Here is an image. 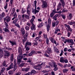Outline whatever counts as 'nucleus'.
<instances>
[{
    "instance_id": "1",
    "label": "nucleus",
    "mask_w": 75,
    "mask_h": 75,
    "mask_svg": "<svg viewBox=\"0 0 75 75\" xmlns=\"http://www.w3.org/2000/svg\"><path fill=\"white\" fill-rule=\"evenodd\" d=\"M42 8H46L48 7V4H47V2L46 1L44 0L42 1Z\"/></svg>"
},
{
    "instance_id": "2",
    "label": "nucleus",
    "mask_w": 75,
    "mask_h": 75,
    "mask_svg": "<svg viewBox=\"0 0 75 75\" xmlns=\"http://www.w3.org/2000/svg\"><path fill=\"white\" fill-rule=\"evenodd\" d=\"M68 43H71L70 44V45H73L74 44V41L72 39H68L67 40Z\"/></svg>"
},
{
    "instance_id": "3",
    "label": "nucleus",
    "mask_w": 75,
    "mask_h": 75,
    "mask_svg": "<svg viewBox=\"0 0 75 75\" xmlns=\"http://www.w3.org/2000/svg\"><path fill=\"white\" fill-rule=\"evenodd\" d=\"M10 20H11V19L9 16H6V18H4V21H6H6L8 23L9 21H10Z\"/></svg>"
},
{
    "instance_id": "4",
    "label": "nucleus",
    "mask_w": 75,
    "mask_h": 75,
    "mask_svg": "<svg viewBox=\"0 0 75 75\" xmlns=\"http://www.w3.org/2000/svg\"><path fill=\"white\" fill-rule=\"evenodd\" d=\"M24 17L28 20L30 19V16L27 14H23L22 15V18H24Z\"/></svg>"
},
{
    "instance_id": "5",
    "label": "nucleus",
    "mask_w": 75,
    "mask_h": 75,
    "mask_svg": "<svg viewBox=\"0 0 75 75\" xmlns=\"http://www.w3.org/2000/svg\"><path fill=\"white\" fill-rule=\"evenodd\" d=\"M28 35V33H25L24 35V39H23V41H25L26 40H27Z\"/></svg>"
},
{
    "instance_id": "6",
    "label": "nucleus",
    "mask_w": 75,
    "mask_h": 75,
    "mask_svg": "<svg viewBox=\"0 0 75 75\" xmlns=\"http://www.w3.org/2000/svg\"><path fill=\"white\" fill-rule=\"evenodd\" d=\"M59 23V21H57L53 23H52V26L53 27H55L56 25H57Z\"/></svg>"
},
{
    "instance_id": "7",
    "label": "nucleus",
    "mask_w": 75,
    "mask_h": 75,
    "mask_svg": "<svg viewBox=\"0 0 75 75\" xmlns=\"http://www.w3.org/2000/svg\"><path fill=\"white\" fill-rule=\"evenodd\" d=\"M3 50L1 49L0 48V58L2 57L3 56Z\"/></svg>"
},
{
    "instance_id": "8",
    "label": "nucleus",
    "mask_w": 75,
    "mask_h": 75,
    "mask_svg": "<svg viewBox=\"0 0 75 75\" xmlns=\"http://www.w3.org/2000/svg\"><path fill=\"white\" fill-rule=\"evenodd\" d=\"M35 54V52L34 50H32L31 52L28 54V56H31L32 55H34Z\"/></svg>"
},
{
    "instance_id": "9",
    "label": "nucleus",
    "mask_w": 75,
    "mask_h": 75,
    "mask_svg": "<svg viewBox=\"0 0 75 75\" xmlns=\"http://www.w3.org/2000/svg\"><path fill=\"white\" fill-rule=\"evenodd\" d=\"M9 42H10V43L11 45H12V46H13V45H16L17 44H16V42L9 40Z\"/></svg>"
},
{
    "instance_id": "10",
    "label": "nucleus",
    "mask_w": 75,
    "mask_h": 75,
    "mask_svg": "<svg viewBox=\"0 0 75 75\" xmlns=\"http://www.w3.org/2000/svg\"><path fill=\"white\" fill-rule=\"evenodd\" d=\"M38 64L37 66H36L33 67L34 69H38V67H40V66H41L43 64V63H42L41 64H40V63H38Z\"/></svg>"
},
{
    "instance_id": "11",
    "label": "nucleus",
    "mask_w": 75,
    "mask_h": 75,
    "mask_svg": "<svg viewBox=\"0 0 75 75\" xmlns=\"http://www.w3.org/2000/svg\"><path fill=\"white\" fill-rule=\"evenodd\" d=\"M52 50L51 49V48L50 47H48L47 48V50L46 51V53L47 54H50Z\"/></svg>"
},
{
    "instance_id": "12",
    "label": "nucleus",
    "mask_w": 75,
    "mask_h": 75,
    "mask_svg": "<svg viewBox=\"0 0 75 75\" xmlns=\"http://www.w3.org/2000/svg\"><path fill=\"white\" fill-rule=\"evenodd\" d=\"M13 64L11 63V64L9 66V67L8 68H7L6 69L7 71H8V70H10V69H11V68H13Z\"/></svg>"
},
{
    "instance_id": "13",
    "label": "nucleus",
    "mask_w": 75,
    "mask_h": 75,
    "mask_svg": "<svg viewBox=\"0 0 75 75\" xmlns=\"http://www.w3.org/2000/svg\"><path fill=\"white\" fill-rule=\"evenodd\" d=\"M25 57V56H18L17 57L18 60L19 59V60H21V59H22L23 58H24Z\"/></svg>"
},
{
    "instance_id": "14",
    "label": "nucleus",
    "mask_w": 75,
    "mask_h": 75,
    "mask_svg": "<svg viewBox=\"0 0 75 75\" xmlns=\"http://www.w3.org/2000/svg\"><path fill=\"white\" fill-rule=\"evenodd\" d=\"M31 30H35V25L33 23H32V26L31 27Z\"/></svg>"
},
{
    "instance_id": "15",
    "label": "nucleus",
    "mask_w": 75,
    "mask_h": 75,
    "mask_svg": "<svg viewBox=\"0 0 75 75\" xmlns=\"http://www.w3.org/2000/svg\"><path fill=\"white\" fill-rule=\"evenodd\" d=\"M10 59L11 61L10 63H12L13 61V60H14V56L13 54H12L11 55Z\"/></svg>"
},
{
    "instance_id": "16",
    "label": "nucleus",
    "mask_w": 75,
    "mask_h": 75,
    "mask_svg": "<svg viewBox=\"0 0 75 75\" xmlns=\"http://www.w3.org/2000/svg\"><path fill=\"white\" fill-rule=\"evenodd\" d=\"M58 31H60V30L58 28H57L55 29L54 34H57L58 33Z\"/></svg>"
},
{
    "instance_id": "17",
    "label": "nucleus",
    "mask_w": 75,
    "mask_h": 75,
    "mask_svg": "<svg viewBox=\"0 0 75 75\" xmlns=\"http://www.w3.org/2000/svg\"><path fill=\"white\" fill-rule=\"evenodd\" d=\"M30 69V68H22V71H25L26 72V71H28Z\"/></svg>"
},
{
    "instance_id": "18",
    "label": "nucleus",
    "mask_w": 75,
    "mask_h": 75,
    "mask_svg": "<svg viewBox=\"0 0 75 75\" xmlns=\"http://www.w3.org/2000/svg\"><path fill=\"white\" fill-rule=\"evenodd\" d=\"M9 54L10 53L9 52L6 51L4 53V55L5 56H7V57H8V56H9V55H10Z\"/></svg>"
},
{
    "instance_id": "19",
    "label": "nucleus",
    "mask_w": 75,
    "mask_h": 75,
    "mask_svg": "<svg viewBox=\"0 0 75 75\" xmlns=\"http://www.w3.org/2000/svg\"><path fill=\"white\" fill-rule=\"evenodd\" d=\"M21 33L23 35H24L25 34V30L23 28H22L21 29Z\"/></svg>"
},
{
    "instance_id": "20",
    "label": "nucleus",
    "mask_w": 75,
    "mask_h": 75,
    "mask_svg": "<svg viewBox=\"0 0 75 75\" xmlns=\"http://www.w3.org/2000/svg\"><path fill=\"white\" fill-rule=\"evenodd\" d=\"M30 8L28 6L27 8V14L28 15H30Z\"/></svg>"
},
{
    "instance_id": "21",
    "label": "nucleus",
    "mask_w": 75,
    "mask_h": 75,
    "mask_svg": "<svg viewBox=\"0 0 75 75\" xmlns=\"http://www.w3.org/2000/svg\"><path fill=\"white\" fill-rule=\"evenodd\" d=\"M13 16L14 17L12 19V20H14V19H17V14L16 12L15 13Z\"/></svg>"
},
{
    "instance_id": "22",
    "label": "nucleus",
    "mask_w": 75,
    "mask_h": 75,
    "mask_svg": "<svg viewBox=\"0 0 75 75\" xmlns=\"http://www.w3.org/2000/svg\"><path fill=\"white\" fill-rule=\"evenodd\" d=\"M62 5L61 4H59L57 6V11H58L59 10V8L61 7Z\"/></svg>"
},
{
    "instance_id": "23",
    "label": "nucleus",
    "mask_w": 75,
    "mask_h": 75,
    "mask_svg": "<svg viewBox=\"0 0 75 75\" xmlns=\"http://www.w3.org/2000/svg\"><path fill=\"white\" fill-rule=\"evenodd\" d=\"M4 16H5V13L4 12H2V13H1V14H0V18H2V17H4Z\"/></svg>"
},
{
    "instance_id": "24",
    "label": "nucleus",
    "mask_w": 75,
    "mask_h": 75,
    "mask_svg": "<svg viewBox=\"0 0 75 75\" xmlns=\"http://www.w3.org/2000/svg\"><path fill=\"white\" fill-rule=\"evenodd\" d=\"M55 10H54L53 11V12L52 13L50 14V16L51 17H52L54 16V13H55Z\"/></svg>"
},
{
    "instance_id": "25",
    "label": "nucleus",
    "mask_w": 75,
    "mask_h": 75,
    "mask_svg": "<svg viewBox=\"0 0 75 75\" xmlns=\"http://www.w3.org/2000/svg\"><path fill=\"white\" fill-rule=\"evenodd\" d=\"M54 71H57L58 69V68H57V65L56 64L54 65Z\"/></svg>"
},
{
    "instance_id": "26",
    "label": "nucleus",
    "mask_w": 75,
    "mask_h": 75,
    "mask_svg": "<svg viewBox=\"0 0 75 75\" xmlns=\"http://www.w3.org/2000/svg\"><path fill=\"white\" fill-rule=\"evenodd\" d=\"M49 39L51 41V42H52V43H54V38H52L51 37H50L49 38Z\"/></svg>"
},
{
    "instance_id": "27",
    "label": "nucleus",
    "mask_w": 75,
    "mask_h": 75,
    "mask_svg": "<svg viewBox=\"0 0 75 75\" xmlns=\"http://www.w3.org/2000/svg\"><path fill=\"white\" fill-rule=\"evenodd\" d=\"M60 61V62L64 63V58L62 57H61Z\"/></svg>"
},
{
    "instance_id": "28",
    "label": "nucleus",
    "mask_w": 75,
    "mask_h": 75,
    "mask_svg": "<svg viewBox=\"0 0 75 75\" xmlns=\"http://www.w3.org/2000/svg\"><path fill=\"white\" fill-rule=\"evenodd\" d=\"M69 24L70 25H72L74 24H75V22L74 21H71L70 22H69Z\"/></svg>"
},
{
    "instance_id": "29",
    "label": "nucleus",
    "mask_w": 75,
    "mask_h": 75,
    "mask_svg": "<svg viewBox=\"0 0 75 75\" xmlns=\"http://www.w3.org/2000/svg\"><path fill=\"white\" fill-rule=\"evenodd\" d=\"M60 1L62 3V6L63 7H64L65 6V2L63 1V0H60Z\"/></svg>"
},
{
    "instance_id": "30",
    "label": "nucleus",
    "mask_w": 75,
    "mask_h": 75,
    "mask_svg": "<svg viewBox=\"0 0 75 75\" xmlns=\"http://www.w3.org/2000/svg\"><path fill=\"white\" fill-rule=\"evenodd\" d=\"M18 52L19 53H21L22 52V50L21 47H19L18 49Z\"/></svg>"
},
{
    "instance_id": "31",
    "label": "nucleus",
    "mask_w": 75,
    "mask_h": 75,
    "mask_svg": "<svg viewBox=\"0 0 75 75\" xmlns=\"http://www.w3.org/2000/svg\"><path fill=\"white\" fill-rule=\"evenodd\" d=\"M4 30L5 32H8V33H9L10 32L9 30L6 28H4Z\"/></svg>"
},
{
    "instance_id": "32",
    "label": "nucleus",
    "mask_w": 75,
    "mask_h": 75,
    "mask_svg": "<svg viewBox=\"0 0 75 75\" xmlns=\"http://www.w3.org/2000/svg\"><path fill=\"white\" fill-rule=\"evenodd\" d=\"M68 18L69 19V20H71V18H72V15H71V13L69 14Z\"/></svg>"
},
{
    "instance_id": "33",
    "label": "nucleus",
    "mask_w": 75,
    "mask_h": 75,
    "mask_svg": "<svg viewBox=\"0 0 75 75\" xmlns=\"http://www.w3.org/2000/svg\"><path fill=\"white\" fill-rule=\"evenodd\" d=\"M27 45H31V43L29 42H27L25 43V45L26 46Z\"/></svg>"
},
{
    "instance_id": "34",
    "label": "nucleus",
    "mask_w": 75,
    "mask_h": 75,
    "mask_svg": "<svg viewBox=\"0 0 75 75\" xmlns=\"http://www.w3.org/2000/svg\"><path fill=\"white\" fill-rule=\"evenodd\" d=\"M14 20H16L14 21L13 22V24H16V23H17V20H18V19H14Z\"/></svg>"
},
{
    "instance_id": "35",
    "label": "nucleus",
    "mask_w": 75,
    "mask_h": 75,
    "mask_svg": "<svg viewBox=\"0 0 75 75\" xmlns=\"http://www.w3.org/2000/svg\"><path fill=\"white\" fill-rule=\"evenodd\" d=\"M25 11L24 10V9L23 8H22L21 11L22 14H24V13H25Z\"/></svg>"
},
{
    "instance_id": "36",
    "label": "nucleus",
    "mask_w": 75,
    "mask_h": 75,
    "mask_svg": "<svg viewBox=\"0 0 75 75\" xmlns=\"http://www.w3.org/2000/svg\"><path fill=\"white\" fill-rule=\"evenodd\" d=\"M14 69H13V71L14 72V71H16V69H17V66H15V65H14Z\"/></svg>"
},
{
    "instance_id": "37",
    "label": "nucleus",
    "mask_w": 75,
    "mask_h": 75,
    "mask_svg": "<svg viewBox=\"0 0 75 75\" xmlns=\"http://www.w3.org/2000/svg\"><path fill=\"white\" fill-rule=\"evenodd\" d=\"M21 20L22 21H23V22H25V21H26L27 20H26V19L25 18H22L21 19Z\"/></svg>"
},
{
    "instance_id": "38",
    "label": "nucleus",
    "mask_w": 75,
    "mask_h": 75,
    "mask_svg": "<svg viewBox=\"0 0 75 75\" xmlns=\"http://www.w3.org/2000/svg\"><path fill=\"white\" fill-rule=\"evenodd\" d=\"M43 37L44 38H45V39L46 38V39L47 38H47V35L46 34H43Z\"/></svg>"
},
{
    "instance_id": "39",
    "label": "nucleus",
    "mask_w": 75,
    "mask_h": 75,
    "mask_svg": "<svg viewBox=\"0 0 75 75\" xmlns=\"http://www.w3.org/2000/svg\"><path fill=\"white\" fill-rule=\"evenodd\" d=\"M68 70L66 69H65L63 70V72L64 73H65V72H68Z\"/></svg>"
},
{
    "instance_id": "40",
    "label": "nucleus",
    "mask_w": 75,
    "mask_h": 75,
    "mask_svg": "<svg viewBox=\"0 0 75 75\" xmlns=\"http://www.w3.org/2000/svg\"><path fill=\"white\" fill-rule=\"evenodd\" d=\"M21 62H22V61H21V60L19 59L18 60V62H17V64L18 65H19L20 64V63Z\"/></svg>"
},
{
    "instance_id": "41",
    "label": "nucleus",
    "mask_w": 75,
    "mask_h": 75,
    "mask_svg": "<svg viewBox=\"0 0 75 75\" xmlns=\"http://www.w3.org/2000/svg\"><path fill=\"white\" fill-rule=\"evenodd\" d=\"M3 65L4 67H7V65H6V61H4L3 62Z\"/></svg>"
},
{
    "instance_id": "42",
    "label": "nucleus",
    "mask_w": 75,
    "mask_h": 75,
    "mask_svg": "<svg viewBox=\"0 0 75 75\" xmlns=\"http://www.w3.org/2000/svg\"><path fill=\"white\" fill-rule=\"evenodd\" d=\"M7 6H8V4L6 3L5 4V6L4 7V8L5 9L7 8Z\"/></svg>"
},
{
    "instance_id": "43",
    "label": "nucleus",
    "mask_w": 75,
    "mask_h": 75,
    "mask_svg": "<svg viewBox=\"0 0 75 75\" xmlns=\"http://www.w3.org/2000/svg\"><path fill=\"white\" fill-rule=\"evenodd\" d=\"M48 24H51V19H50V18H49L48 19Z\"/></svg>"
},
{
    "instance_id": "44",
    "label": "nucleus",
    "mask_w": 75,
    "mask_h": 75,
    "mask_svg": "<svg viewBox=\"0 0 75 75\" xmlns=\"http://www.w3.org/2000/svg\"><path fill=\"white\" fill-rule=\"evenodd\" d=\"M5 67L3 68L1 70V72H4V71H5Z\"/></svg>"
},
{
    "instance_id": "45",
    "label": "nucleus",
    "mask_w": 75,
    "mask_h": 75,
    "mask_svg": "<svg viewBox=\"0 0 75 75\" xmlns=\"http://www.w3.org/2000/svg\"><path fill=\"white\" fill-rule=\"evenodd\" d=\"M61 16L62 18H63V19H64V20H65V16L64 15H62V14L61 15Z\"/></svg>"
},
{
    "instance_id": "46",
    "label": "nucleus",
    "mask_w": 75,
    "mask_h": 75,
    "mask_svg": "<svg viewBox=\"0 0 75 75\" xmlns=\"http://www.w3.org/2000/svg\"><path fill=\"white\" fill-rule=\"evenodd\" d=\"M42 26V23H41L38 26V27L39 28H40V27H41Z\"/></svg>"
},
{
    "instance_id": "47",
    "label": "nucleus",
    "mask_w": 75,
    "mask_h": 75,
    "mask_svg": "<svg viewBox=\"0 0 75 75\" xmlns=\"http://www.w3.org/2000/svg\"><path fill=\"white\" fill-rule=\"evenodd\" d=\"M39 11V10H37V9H35L34 11H33V13H38Z\"/></svg>"
},
{
    "instance_id": "48",
    "label": "nucleus",
    "mask_w": 75,
    "mask_h": 75,
    "mask_svg": "<svg viewBox=\"0 0 75 75\" xmlns=\"http://www.w3.org/2000/svg\"><path fill=\"white\" fill-rule=\"evenodd\" d=\"M15 25L18 28H20V25L16 23L15 24Z\"/></svg>"
},
{
    "instance_id": "49",
    "label": "nucleus",
    "mask_w": 75,
    "mask_h": 75,
    "mask_svg": "<svg viewBox=\"0 0 75 75\" xmlns=\"http://www.w3.org/2000/svg\"><path fill=\"white\" fill-rule=\"evenodd\" d=\"M49 30H50V26H47V33L49 32Z\"/></svg>"
},
{
    "instance_id": "50",
    "label": "nucleus",
    "mask_w": 75,
    "mask_h": 75,
    "mask_svg": "<svg viewBox=\"0 0 75 75\" xmlns=\"http://www.w3.org/2000/svg\"><path fill=\"white\" fill-rule=\"evenodd\" d=\"M24 64H25V63H22L20 65H19V67H23V66H24Z\"/></svg>"
},
{
    "instance_id": "51",
    "label": "nucleus",
    "mask_w": 75,
    "mask_h": 75,
    "mask_svg": "<svg viewBox=\"0 0 75 75\" xmlns=\"http://www.w3.org/2000/svg\"><path fill=\"white\" fill-rule=\"evenodd\" d=\"M46 41L47 44H48V43H49V40H48V38H47L46 39Z\"/></svg>"
},
{
    "instance_id": "52",
    "label": "nucleus",
    "mask_w": 75,
    "mask_h": 75,
    "mask_svg": "<svg viewBox=\"0 0 75 75\" xmlns=\"http://www.w3.org/2000/svg\"><path fill=\"white\" fill-rule=\"evenodd\" d=\"M61 53L60 54V56L61 57L62 55V54H63V52H64V51H63V50H61Z\"/></svg>"
},
{
    "instance_id": "53",
    "label": "nucleus",
    "mask_w": 75,
    "mask_h": 75,
    "mask_svg": "<svg viewBox=\"0 0 75 75\" xmlns=\"http://www.w3.org/2000/svg\"><path fill=\"white\" fill-rule=\"evenodd\" d=\"M64 25L68 28V29L70 28V26H69V25H68L67 24H65Z\"/></svg>"
},
{
    "instance_id": "54",
    "label": "nucleus",
    "mask_w": 75,
    "mask_h": 75,
    "mask_svg": "<svg viewBox=\"0 0 75 75\" xmlns=\"http://www.w3.org/2000/svg\"><path fill=\"white\" fill-rule=\"evenodd\" d=\"M8 74L10 75V74H13V72L12 71H9L8 72Z\"/></svg>"
},
{
    "instance_id": "55",
    "label": "nucleus",
    "mask_w": 75,
    "mask_h": 75,
    "mask_svg": "<svg viewBox=\"0 0 75 75\" xmlns=\"http://www.w3.org/2000/svg\"><path fill=\"white\" fill-rule=\"evenodd\" d=\"M39 39V37H37L35 40V41L36 42Z\"/></svg>"
},
{
    "instance_id": "56",
    "label": "nucleus",
    "mask_w": 75,
    "mask_h": 75,
    "mask_svg": "<svg viewBox=\"0 0 75 75\" xmlns=\"http://www.w3.org/2000/svg\"><path fill=\"white\" fill-rule=\"evenodd\" d=\"M32 74V73H31V72H29L28 73H27L24 74V75H31Z\"/></svg>"
},
{
    "instance_id": "57",
    "label": "nucleus",
    "mask_w": 75,
    "mask_h": 75,
    "mask_svg": "<svg viewBox=\"0 0 75 75\" xmlns=\"http://www.w3.org/2000/svg\"><path fill=\"white\" fill-rule=\"evenodd\" d=\"M14 1V0H10V3L11 4H13V2Z\"/></svg>"
},
{
    "instance_id": "58",
    "label": "nucleus",
    "mask_w": 75,
    "mask_h": 75,
    "mask_svg": "<svg viewBox=\"0 0 75 75\" xmlns=\"http://www.w3.org/2000/svg\"><path fill=\"white\" fill-rule=\"evenodd\" d=\"M21 73L20 72H17L15 74V75H20Z\"/></svg>"
},
{
    "instance_id": "59",
    "label": "nucleus",
    "mask_w": 75,
    "mask_h": 75,
    "mask_svg": "<svg viewBox=\"0 0 75 75\" xmlns=\"http://www.w3.org/2000/svg\"><path fill=\"white\" fill-rule=\"evenodd\" d=\"M57 64L58 65H59V66H60V67H62V66H63V65H62V64H61V63H57Z\"/></svg>"
},
{
    "instance_id": "60",
    "label": "nucleus",
    "mask_w": 75,
    "mask_h": 75,
    "mask_svg": "<svg viewBox=\"0 0 75 75\" xmlns=\"http://www.w3.org/2000/svg\"><path fill=\"white\" fill-rule=\"evenodd\" d=\"M31 73L32 74H33H33H35V73L36 72V71H35V70H32V71H31Z\"/></svg>"
},
{
    "instance_id": "61",
    "label": "nucleus",
    "mask_w": 75,
    "mask_h": 75,
    "mask_svg": "<svg viewBox=\"0 0 75 75\" xmlns=\"http://www.w3.org/2000/svg\"><path fill=\"white\" fill-rule=\"evenodd\" d=\"M25 29L26 30H29V27L27 26L25 27Z\"/></svg>"
},
{
    "instance_id": "62",
    "label": "nucleus",
    "mask_w": 75,
    "mask_h": 75,
    "mask_svg": "<svg viewBox=\"0 0 75 75\" xmlns=\"http://www.w3.org/2000/svg\"><path fill=\"white\" fill-rule=\"evenodd\" d=\"M37 3V1H35L33 3V5L36 6V4Z\"/></svg>"
},
{
    "instance_id": "63",
    "label": "nucleus",
    "mask_w": 75,
    "mask_h": 75,
    "mask_svg": "<svg viewBox=\"0 0 75 75\" xmlns=\"http://www.w3.org/2000/svg\"><path fill=\"white\" fill-rule=\"evenodd\" d=\"M38 21L39 22H42V19L41 18H39L38 20Z\"/></svg>"
},
{
    "instance_id": "64",
    "label": "nucleus",
    "mask_w": 75,
    "mask_h": 75,
    "mask_svg": "<svg viewBox=\"0 0 75 75\" xmlns=\"http://www.w3.org/2000/svg\"><path fill=\"white\" fill-rule=\"evenodd\" d=\"M73 5L74 6H75V0H73Z\"/></svg>"
}]
</instances>
